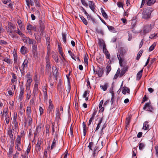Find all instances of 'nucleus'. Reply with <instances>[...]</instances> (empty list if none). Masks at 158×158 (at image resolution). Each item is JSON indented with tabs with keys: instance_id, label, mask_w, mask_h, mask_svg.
Listing matches in <instances>:
<instances>
[{
	"instance_id": "nucleus-47",
	"label": "nucleus",
	"mask_w": 158,
	"mask_h": 158,
	"mask_svg": "<svg viewBox=\"0 0 158 158\" xmlns=\"http://www.w3.org/2000/svg\"><path fill=\"white\" fill-rule=\"evenodd\" d=\"M88 55L86 53V54L85 53V56L84 57V61L86 64H88Z\"/></svg>"
},
{
	"instance_id": "nucleus-21",
	"label": "nucleus",
	"mask_w": 158,
	"mask_h": 158,
	"mask_svg": "<svg viewBox=\"0 0 158 158\" xmlns=\"http://www.w3.org/2000/svg\"><path fill=\"white\" fill-rule=\"evenodd\" d=\"M101 12L102 13V15L103 17L106 19H107L108 18V16L105 11L102 8H101Z\"/></svg>"
},
{
	"instance_id": "nucleus-28",
	"label": "nucleus",
	"mask_w": 158,
	"mask_h": 158,
	"mask_svg": "<svg viewBox=\"0 0 158 158\" xmlns=\"http://www.w3.org/2000/svg\"><path fill=\"white\" fill-rule=\"evenodd\" d=\"M53 72V75L55 77L56 80H57V76H58V70L56 68L54 70Z\"/></svg>"
},
{
	"instance_id": "nucleus-16",
	"label": "nucleus",
	"mask_w": 158,
	"mask_h": 158,
	"mask_svg": "<svg viewBox=\"0 0 158 158\" xmlns=\"http://www.w3.org/2000/svg\"><path fill=\"white\" fill-rule=\"evenodd\" d=\"M148 122L146 121L144 122L143 124V129L144 130H148L149 129V125L148 124Z\"/></svg>"
},
{
	"instance_id": "nucleus-36",
	"label": "nucleus",
	"mask_w": 158,
	"mask_h": 158,
	"mask_svg": "<svg viewBox=\"0 0 158 158\" xmlns=\"http://www.w3.org/2000/svg\"><path fill=\"white\" fill-rule=\"evenodd\" d=\"M108 85V84L106 83L104 85H100V87L103 91H105L107 89Z\"/></svg>"
},
{
	"instance_id": "nucleus-43",
	"label": "nucleus",
	"mask_w": 158,
	"mask_h": 158,
	"mask_svg": "<svg viewBox=\"0 0 158 158\" xmlns=\"http://www.w3.org/2000/svg\"><path fill=\"white\" fill-rule=\"evenodd\" d=\"M68 52L72 59L76 60V56L70 50L68 51Z\"/></svg>"
},
{
	"instance_id": "nucleus-44",
	"label": "nucleus",
	"mask_w": 158,
	"mask_h": 158,
	"mask_svg": "<svg viewBox=\"0 0 158 158\" xmlns=\"http://www.w3.org/2000/svg\"><path fill=\"white\" fill-rule=\"evenodd\" d=\"M31 91L30 92H28L27 94L26 95V99L27 100H29L30 98H31Z\"/></svg>"
},
{
	"instance_id": "nucleus-52",
	"label": "nucleus",
	"mask_w": 158,
	"mask_h": 158,
	"mask_svg": "<svg viewBox=\"0 0 158 158\" xmlns=\"http://www.w3.org/2000/svg\"><path fill=\"white\" fill-rule=\"evenodd\" d=\"M14 31L16 32V33L19 34L20 36H21L23 37V36H24V34L21 32V31L19 30V28H18V30L17 31H16L15 30Z\"/></svg>"
},
{
	"instance_id": "nucleus-46",
	"label": "nucleus",
	"mask_w": 158,
	"mask_h": 158,
	"mask_svg": "<svg viewBox=\"0 0 158 158\" xmlns=\"http://www.w3.org/2000/svg\"><path fill=\"white\" fill-rule=\"evenodd\" d=\"M52 56L53 58L54 59L56 62L58 63L59 62V60L58 59V57L55 54L53 55Z\"/></svg>"
},
{
	"instance_id": "nucleus-11",
	"label": "nucleus",
	"mask_w": 158,
	"mask_h": 158,
	"mask_svg": "<svg viewBox=\"0 0 158 158\" xmlns=\"http://www.w3.org/2000/svg\"><path fill=\"white\" fill-rule=\"evenodd\" d=\"M89 6L90 9L94 12H95V7L96 6L95 3L93 1H89Z\"/></svg>"
},
{
	"instance_id": "nucleus-37",
	"label": "nucleus",
	"mask_w": 158,
	"mask_h": 158,
	"mask_svg": "<svg viewBox=\"0 0 158 158\" xmlns=\"http://www.w3.org/2000/svg\"><path fill=\"white\" fill-rule=\"evenodd\" d=\"M96 31L98 33L102 35H103L104 33L102 28H96Z\"/></svg>"
},
{
	"instance_id": "nucleus-60",
	"label": "nucleus",
	"mask_w": 158,
	"mask_h": 158,
	"mask_svg": "<svg viewBox=\"0 0 158 158\" xmlns=\"http://www.w3.org/2000/svg\"><path fill=\"white\" fill-rule=\"evenodd\" d=\"M73 127H72V126H71L70 129V134L71 135V137L72 138L73 137Z\"/></svg>"
},
{
	"instance_id": "nucleus-20",
	"label": "nucleus",
	"mask_w": 158,
	"mask_h": 158,
	"mask_svg": "<svg viewBox=\"0 0 158 158\" xmlns=\"http://www.w3.org/2000/svg\"><path fill=\"white\" fill-rule=\"evenodd\" d=\"M56 118L57 120H59L60 118V113L59 110L58 108H56Z\"/></svg>"
},
{
	"instance_id": "nucleus-29",
	"label": "nucleus",
	"mask_w": 158,
	"mask_h": 158,
	"mask_svg": "<svg viewBox=\"0 0 158 158\" xmlns=\"http://www.w3.org/2000/svg\"><path fill=\"white\" fill-rule=\"evenodd\" d=\"M143 70H140L137 74V78L138 80H139L142 75Z\"/></svg>"
},
{
	"instance_id": "nucleus-24",
	"label": "nucleus",
	"mask_w": 158,
	"mask_h": 158,
	"mask_svg": "<svg viewBox=\"0 0 158 158\" xmlns=\"http://www.w3.org/2000/svg\"><path fill=\"white\" fill-rule=\"evenodd\" d=\"M51 70V66L50 63H46V65L45 67V70L46 72L49 73Z\"/></svg>"
},
{
	"instance_id": "nucleus-33",
	"label": "nucleus",
	"mask_w": 158,
	"mask_h": 158,
	"mask_svg": "<svg viewBox=\"0 0 158 158\" xmlns=\"http://www.w3.org/2000/svg\"><path fill=\"white\" fill-rule=\"evenodd\" d=\"M41 127L40 126H38L36 127V131L34 133L35 136L37 135L38 133H39L40 131L41 130Z\"/></svg>"
},
{
	"instance_id": "nucleus-10",
	"label": "nucleus",
	"mask_w": 158,
	"mask_h": 158,
	"mask_svg": "<svg viewBox=\"0 0 158 158\" xmlns=\"http://www.w3.org/2000/svg\"><path fill=\"white\" fill-rule=\"evenodd\" d=\"M24 120H25L24 123L26 124L27 120L28 122V126H31L32 123L33 121L32 119L31 116H27V118H24Z\"/></svg>"
},
{
	"instance_id": "nucleus-38",
	"label": "nucleus",
	"mask_w": 158,
	"mask_h": 158,
	"mask_svg": "<svg viewBox=\"0 0 158 158\" xmlns=\"http://www.w3.org/2000/svg\"><path fill=\"white\" fill-rule=\"evenodd\" d=\"M35 89L33 90V92L35 93V92L36 93V91L38 90V82H36L35 84Z\"/></svg>"
},
{
	"instance_id": "nucleus-34",
	"label": "nucleus",
	"mask_w": 158,
	"mask_h": 158,
	"mask_svg": "<svg viewBox=\"0 0 158 158\" xmlns=\"http://www.w3.org/2000/svg\"><path fill=\"white\" fill-rule=\"evenodd\" d=\"M147 4L148 6L153 5L156 2V0H147Z\"/></svg>"
},
{
	"instance_id": "nucleus-6",
	"label": "nucleus",
	"mask_w": 158,
	"mask_h": 158,
	"mask_svg": "<svg viewBox=\"0 0 158 158\" xmlns=\"http://www.w3.org/2000/svg\"><path fill=\"white\" fill-rule=\"evenodd\" d=\"M32 44V51L33 53H35L37 52V43L36 41L32 39L29 43V44Z\"/></svg>"
},
{
	"instance_id": "nucleus-12",
	"label": "nucleus",
	"mask_w": 158,
	"mask_h": 158,
	"mask_svg": "<svg viewBox=\"0 0 158 158\" xmlns=\"http://www.w3.org/2000/svg\"><path fill=\"white\" fill-rule=\"evenodd\" d=\"M17 114L16 113V114H14V117H13V122L14 123V128L15 129H16L18 127V123L17 121Z\"/></svg>"
},
{
	"instance_id": "nucleus-41",
	"label": "nucleus",
	"mask_w": 158,
	"mask_h": 158,
	"mask_svg": "<svg viewBox=\"0 0 158 158\" xmlns=\"http://www.w3.org/2000/svg\"><path fill=\"white\" fill-rule=\"evenodd\" d=\"M34 36L35 37V38L36 39V40H37L38 43H40L41 42V38L40 37V36H39V35H38V36H36L35 35V33L34 34Z\"/></svg>"
},
{
	"instance_id": "nucleus-35",
	"label": "nucleus",
	"mask_w": 158,
	"mask_h": 158,
	"mask_svg": "<svg viewBox=\"0 0 158 158\" xmlns=\"http://www.w3.org/2000/svg\"><path fill=\"white\" fill-rule=\"evenodd\" d=\"M111 68L110 65H107L106 68V75H108L111 70Z\"/></svg>"
},
{
	"instance_id": "nucleus-51",
	"label": "nucleus",
	"mask_w": 158,
	"mask_h": 158,
	"mask_svg": "<svg viewBox=\"0 0 158 158\" xmlns=\"http://www.w3.org/2000/svg\"><path fill=\"white\" fill-rule=\"evenodd\" d=\"M49 55L48 52H47V55L45 57L46 63H50L49 59Z\"/></svg>"
},
{
	"instance_id": "nucleus-45",
	"label": "nucleus",
	"mask_w": 158,
	"mask_h": 158,
	"mask_svg": "<svg viewBox=\"0 0 158 158\" xmlns=\"http://www.w3.org/2000/svg\"><path fill=\"white\" fill-rule=\"evenodd\" d=\"M143 52V51L142 50H140L137 54V56L136 58V60H139V59L140 57L142 55Z\"/></svg>"
},
{
	"instance_id": "nucleus-57",
	"label": "nucleus",
	"mask_w": 158,
	"mask_h": 158,
	"mask_svg": "<svg viewBox=\"0 0 158 158\" xmlns=\"http://www.w3.org/2000/svg\"><path fill=\"white\" fill-rule=\"evenodd\" d=\"M145 145L143 143H139V148L140 150H141L144 147Z\"/></svg>"
},
{
	"instance_id": "nucleus-31",
	"label": "nucleus",
	"mask_w": 158,
	"mask_h": 158,
	"mask_svg": "<svg viewBox=\"0 0 158 158\" xmlns=\"http://www.w3.org/2000/svg\"><path fill=\"white\" fill-rule=\"evenodd\" d=\"M126 92H127V93H129L130 89L127 87H125L124 88L123 90L122 91V92L123 94H126Z\"/></svg>"
},
{
	"instance_id": "nucleus-25",
	"label": "nucleus",
	"mask_w": 158,
	"mask_h": 158,
	"mask_svg": "<svg viewBox=\"0 0 158 158\" xmlns=\"http://www.w3.org/2000/svg\"><path fill=\"white\" fill-rule=\"evenodd\" d=\"M127 69V67L123 68V69L122 70L120 74V77H122L123 75L125 73Z\"/></svg>"
},
{
	"instance_id": "nucleus-27",
	"label": "nucleus",
	"mask_w": 158,
	"mask_h": 158,
	"mask_svg": "<svg viewBox=\"0 0 158 158\" xmlns=\"http://www.w3.org/2000/svg\"><path fill=\"white\" fill-rule=\"evenodd\" d=\"M102 118H100L99 119L98 123V124H97V127L95 129V131H97L99 129V128L100 127V124L102 122Z\"/></svg>"
},
{
	"instance_id": "nucleus-49",
	"label": "nucleus",
	"mask_w": 158,
	"mask_h": 158,
	"mask_svg": "<svg viewBox=\"0 0 158 158\" xmlns=\"http://www.w3.org/2000/svg\"><path fill=\"white\" fill-rule=\"evenodd\" d=\"M58 47L59 49V53L63 57V53L62 52V48L60 47L59 45H58Z\"/></svg>"
},
{
	"instance_id": "nucleus-64",
	"label": "nucleus",
	"mask_w": 158,
	"mask_h": 158,
	"mask_svg": "<svg viewBox=\"0 0 158 158\" xmlns=\"http://www.w3.org/2000/svg\"><path fill=\"white\" fill-rule=\"evenodd\" d=\"M82 4L85 6L87 7L88 6V4L86 3L85 0H81Z\"/></svg>"
},
{
	"instance_id": "nucleus-4",
	"label": "nucleus",
	"mask_w": 158,
	"mask_h": 158,
	"mask_svg": "<svg viewBox=\"0 0 158 158\" xmlns=\"http://www.w3.org/2000/svg\"><path fill=\"white\" fill-rule=\"evenodd\" d=\"M21 139V137H20V135H18L15 140V143L16 144V148L17 150L19 151L21 150V149L20 148V147L22 146Z\"/></svg>"
},
{
	"instance_id": "nucleus-8",
	"label": "nucleus",
	"mask_w": 158,
	"mask_h": 158,
	"mask_svg": "<svg viewBox=\"0 0 158 158\" xmlns=\"http://www.w3.org/2000/svg\"><path fill=\"white\" fill-rule=\"evenodd\" d=\"M15 27V26L11 23L9 22L8 23V27L6 28V29L8 32L12 33L13 31V30Z\"/></svg>"
},
{
	"instance_id": "nucleus-26",
	"label": "nucleus",
	"mask_w": 158,
	"mask_h": 158,
	"mask_svg": "<svg viewBox=\"0 0 158 158\" xmlns=\"http://www.w3.org/2000/svg\"><path fill=\"white\" fill-rule=\"evenodd\" d=\"M4 115H5V117L9 116L8 115L7 108H5L3 110V113L1 117V119H3V117Z\"/></svg>"
},
{
	"instance_id": "nucleus-15",
	"label": "nucleus",
	"mask_w": 158,
	"mask_h": 158,
	"mask_svg": "<svg viewBox=\"0 0 158 158\" xmlns=\"http://www.w3.org/2000/svg\"><path fill=\"white\" fill-rule=\"evenodd\" d=\"M20 52L23 55L26 54L27 52V48L24 46H22L20 49Z\"/></svg>"
},
{
	"instance_id": "nucleus-39",
	"label": "nucleus",
	"mask_w": 158,
	"mask_h": 158,
	"mask_svg": "<svg viewBox=\"0 0 158 158\" xmlns=\"http://www.w3.org/2000/svg\"><path fill=\"white\" fill-rule=\"evenodd\" d=\"M50 126L49 125H46V135H47L49 136V129Z\"/></svg>"
},
{
	"instance_id": "nucleus-42",
	"label": "nucleus",
	"mask_w": 158,
	"mask_h": 158,
	"mask_svg": "<svg viewBox=\"0 0 158 158\" xmlns=\"http://www.w3.org/2000/svg\"><path fill=\"white\" fill-rule=\"evenodd\" d=\"M7 133L10 138L13 137L12 131L11 129H9L8 130Z\"/></svg>"
},
{
	"instance_id": "nucleus-23",
	"label": "nucleus",
	"mask_w": 158,
	"mask_h": 158,
	"mask_svg": "<svg viewBox=\"0 0 158 158\" xmlns=\"http://www.w3.org/2000/svg\"><path fill=\"white\" fill-rule=\"evenodd\" d=\"M41 145V142L40 141V142L39 139L38 140V142L36 145V147H35V149L36 150L38 151H40L41 148V147L40 146V145Z\"/></svg>"
},
{
	"instance_id": "nucleus-19",
	"label": "nucleus",
	"mask_w": 158,
	"mask_h": 158,
	"mask_svg": "<svg viewBox=\"0 0 158 158\" xmlns=\"http://www.w3.org/2000/svg\"><path fill=\"white\" fill-rule=\"evenodd\" d=\"M31 108L30 106H27L26 110V115L31 116Z\"/></svg>"
},
{
	"instance_id": "nucleus-32",
	"label": "nucleus",
	"mask_w": 158,
	"mask_h": 158,
	"mask_svg": "<svg viewBox=\"0 0 158 158\" xmlns=\"http://www.w3.org/2000/svg\"><path fill=\"white\" fill-rule=\"evenodd\" d=\"M79 17L83 23L85 25H87L88 22L87 20L82 16L79 15Z\"/></svg>"
},
{
	"instance_id": "nucleus-63",
	"label": "nucleus",
	"mask_w": 158,
	"mask_h": 158,
	"mask_svg": "<svg viewBox=\"0 0 158 158\" xmlns=\"http://www.w3.org/2000/svg\"><path fill=\"white\" fill-rule=\"evenodd\" d=\"M104 54H105L106 56V58L107 59H110V54L109 52H106V53H105Z\"/></svg>"
},
{
	"instance_id": "nucleus-59",
	"label": "nucleus",
	"mask_w": 158,
	"mask_h": 158,
	"mask_svg": "<svg viewBox=\"0 0 158 158\" xmlns=\"http://www.w3.org/2000/svg\"><path fill=\"white\" fill-rule=\"evenodd\" d=\"M148 98L147 97L146 95H145L143 98L141 103H143L147 101L148 100Z\"/></svg>"
},
{
	"instance_id": "nucleus-61",
	"label": "nucleus",
	"mask_w": 158,
	"mask_h": 158,
	"mask_svg": "<svg viewBox=\"0 0 158 158\" xmlns=\"http://www.w3.org/2000/svg\"><path fill=\"white\" fill-rule=\"evenodd\" d=\"M131 29H133L134 28V27H135V26L136 25V22L134 21L133 20L132 22H131Z\"/></svg>"
},
{
	"instance_id": "nucleus-56",
	"label": "nucleus",
	"mask_w": 158,
	"mask_h": 158,
	"mask_svg": "<svg viewBox=\"0 0 158 158\" xmlns=\"http://www.w3.org/2000/svg\"><path fill=\"white\" fill-rule=\"evenodd\" d=\"M50 38L49 37H47L46 38V44L47 46H49L50 45Z\"/></svg>"
},
{
	"instance_id": "nucleus-62",
	"label": "nucleus",
	"mask_w": 158,
	"mask_h": 158,
	"mask_svg": "<svg viewBox=\"0 0 158 158\" xmlns=\"http://www.w3.org/2000/svg\"><path fill=\"white\" fill-rule=\"evenodd\" d=\"M39 110L40 112V115H41L44 113V110L41 106H39Z\"/></svg>"
},
{
	"instance_id": "nucleus-1",
	"label": "nucleus",
	"mask_w": 158,
	"mask_h": 158,
	"mask_svg": "<svg viewBox=\"0 0 158 158\" xmlns=\"http://www.w3.org/2000/svg\"><path fill=\"white\" fill-rule=\"evenodd\" d=\"M126 49L123 48H120L117 53V56L119 60V63L121 66H122V63L124 61V55L127 52Z\"/></svg>"
},
{
	"instance_id": "nucleus-7",
	"label": "nucleus",
	"mask_w": 158,
	"mask_h": 158,
	"mask_svg": "<svg viewBox=\"0 0 158 158\" xmlns=\"http://www.w3.org/2000/svg\"><path fill=\"white\" fill-rule=\"evenodd\" d=\"M150 102L146 103L145 104L143 109L144 110H146L147 111L152 112L153 109L151 105Z\"/></svg>"
},
{
	"instance_id": "nucleus-14",
	"label": "nucleus",
	"mask_w": 158,
	"mask_h": 158,
	"mask_svg": "<svg viewBox=\"0 0 158 158\" xmlns=\"http://www.w3.org/2000/svg\"><path fill=\"white\" fill-rule=\"evenodd\" d=\"M28 61L27 59H25L21 66V67L23 70L25 68L28 67Z\"/></svg>"
},
{
	"instance_id": "nucleus-5",
	"label": "nucleus",
	"mask_w": 158,
	"mask_h": 158,
	"mask_svg": "<svg viewBox=\"0 0 158 158\" xmlns=\"http://www.w3.org/2000/svg\"><path fill=\"white\" fill-rule=\"evenodd\" d=\"M93 68L94 73L98 74V77H101L102 76L104 71V69L103 68L99 67L96 71L95 70V68L94 66H93Z\"/></svg>"
},
{
	"instance_id": "nucleus-55",
	"label": "nucleus",
	"mask_w": 158,
	"mask_h": 158,
	"mask_svg": "<svg viewBox=\"0 0 158 158\" xmlns=\"http://www.w3.org/2000/svg\"><path fill=\"white\" fill-rule=\"evenodd\" d=\"M33 27H33L30 24H28L27 26V29L28 30H30L33 29Z\"/></svg>"
},
{
	"instance_id": "nucleus-18",
	"label": "nucleus",
	"mask_w": 158,
	"mask_h": 158,
	"mask_svg": "<svg viewBox=\"0 0 158 158\" xmlns=\"http://www.w3.org/2000/svg\"><path fill=\"white\" fill-rule=\"evenodd\" d=\"M89 92L88 90L85 91L83 94V97L85 98V100L87 101L89 99Z\"/></svg>"
},
{
	"instance_id": "nucleus-22",
	"label": "nucleus",
	"mask_w": 158,
	"mask_h": 158,
	"mask_svg": "<svg viewBox=\"0 0 158 158\" xmlns=\"http://www.w3.org/2000/svg\"><path fill=\"white\" fill-rule=\"evenodd\" d=\"M131 118L130 117H128L126 118V120L125 122V126L126 129H127L128 125H129L130 122Z\"/></svg>"
},
{
	"instance_id": "nucleus-58",
	"label": "nucleus",
	"mask_w": 158,
	"mask_h": 158,
	"mask_svg": "<svg viewBox=\"0 0 158 158\" xmlns=\"http://www.w3.org/2000/svg\"><path fill=\"white\" fill-rule=\"evenodd\" d=\"M3 61L6 62L8 64H10L11 62V61L10 59L6 58V57L4 58Z\"/></svg>"
},
{
	"instance_id": "nucleus-53",
	"label": "nucleus",
	"mask_w": 158,
	"mask_h": 158,
	"mask_svg": "<svg viewBox=\"0 0 158 158\" xmlns=\"http://www.w3.org/2000/svg\"><path fill=\"white\" fill-rule=\"evenodd\" d=\"M53 109V106L52 104H50L48 108V110L49 113L52 112Z\"/></svg>"
},
{
	"instance_id": "nucleus-54",
	"label": "nucleus",
	"mask_w": 158,
	"mask_h": 158,
	"mask_svg": "<svg viewBox=\"0 0 158 158\" xmlns=\"http://www.w3.org/2000/svg\"><path fill=\"white\" fill-rule=\"evenodd\" d=\"M31 146L30 144H29L28 147L27 149L26 150V155H27L28 154V153H29V152L30 151V150L31 149Z\"/></svg>"
},
{
	"instance_id": "nucleus-50",
	"label": "nucleus",
	"mask_w": 158,
	"mask_h": 158,
	"mask_svg": "<svg viewBox=\"0 0 158 158\" xmlns=\"http://www.w3.org/2000/svg\"><path fill=\"white\" fill-rule=\"evenodd\" d=\"M62 39L63 42L65 43L66 41V37L65 33H63L62 34Z\"/></svg>"
},
{
	"instance_id": "nucleus-2",
	"label": "nucleus",
	"mask_w": 158,
	"mask_h": 158,
	"mask_svg": "<svg viewBox=\"0 0 158 158\" xmlns=\"http://www.w3.org/2000/svg\"><path fill=\"white\" fill-rule=\"evenodd\" d=\"M153 26L151 24H148L144 26L141 32L142 35H145L150 32L153 28Z\"/></svg>"
},
{
	"instance_id": "nucleus-48",
	"label": "nucleus",
	"mask_w": 158,
	"mask_h": 158,
	"mask_svg": "<svg viewBox=\"0 0 158 158\" xmlns=\"http://www.w3.org/2000/svg\"><path fill=\"white\" fill-rule=\"evenodd\" d=\"M156 45V43H153L149 48V51L151 52L155 48V47Z\"/></svg>"
},
{
	"instance_id": "nucleus-13",
	"label": "nucleus",
	"mask_w": 158,
	"mask_h": 158,
	"mask_svg": "<svg viewBox=\"0 0 158 158\" xmlns=\"http://www.w3.org/2000/svg\"><path fill=\"white\" fill-rule=\"evenodd\" d=\"M32 39L28 37L24 36L23 37L22 40L24 43L27 44H29V43H30Z\"/></svg>"
},
{
	"instance_id": "nucleus-3",
	"label": "nucleus",
	"mask_w": 158,
	"mask_h": 158,
	"mask_svg": "<svg viewBox=\"0 0 158 158\" xmlns=\"http://www.w3.org/2000/svg\"><path fill=\"white\" fill-rule=\"evenodd\" d=\"M151 11L148 8L143 9L142 12V18L145 19H147L150 18Z\"/></svg>"
},
{
	"instance_id": "nucleus-30",
	"label": "nucleus",
	"mask_w": 158,
	"mask_h": 158,
	"mask_svg": "<svg viewBox=\"0 0 158 158\" xmlns=\"http://www.w3.org/2000/svg\"><path fill=\"white\" fill-rule=\"evenodd\" d=\"M107 27L109 30L110 31H111L112 32L114 33L116 32V30L115 29V28L114 27L109 25H107Z\"/></svg>"
},
{
	"instance_id": "nucleus-9",
	"label": "nucleus",
	"mask_w": 158,
	"mask_h": 158,
	"mask_svg": "<svg viewBox=\"0 0 158 158\" xmlns=\"http://www.w3.org/2000/svg\"><path fill=\"white\" fill-rule=\"evenodd\" d=\"M20 91L19 96V99L20 101H22L24 97L23 94L24 92V89L23 85L20 86Z\"/></svg>"
},
{
	"instance_id": "nucleus-40",
	"label": "nucleus",
	"mask_w": 158,
	"mask_h": 158,
	"mask_svg": "<svg viewBox=\"0 0 158 158\" xmlns=\"http://www.w3.org/2000/svg\"><path fill=\"white\" fill-rule=\"evenodd\" d=\"M10 118L9 116L5 117V119L4 120V123L5 125L8 124L10 122Z\"/></svg>"
},
{
	"instance_id": "nucleus-17",
	"label": "nucleus",
	"mask_w": 158,
	"mask_h": 158,
	"mask_svg": "<svg viewBox=\"0 0 158 158\" xmlns=\"http://www.w3.org/2000/svg\"><path fill=\"white\" fill-rule=\"evenodd\" d=\"M99 44H100L101 45H102V46H103V51L104 53H106V52H108V51L107 50V49L106 48V45L105 43L104 42L100 41V42H99Z\"/></svg>"
}]
</instances>
